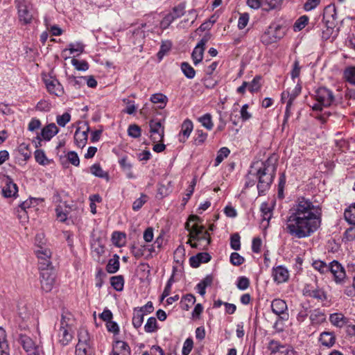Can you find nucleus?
<instances>
[{
	"mask_svg": "<svg viewBox=\"0 0 355 355\" xmlns=\"http://www.w3.org/2000/svg\"><path fill=\"white\" fill-rule=\"evenodd\" d=\"M146 248H147V246H146V245L137 246L135 245H132L130 248L131 253L135 258L139 259V258L141 257L142 256H144V251L146 249Z\"/></svg>",
	"mask_w": 355,
	"mask_h": 355,
	"instance_id": "45",
	"label": "nucleus"
},
{
	"mask_svg": "<svg viewBox=\"0 0 355 355\" xmlns=\"http://www.w3.org/2000/svg\"><path fill=\"white\" fill-rule=\"evenodd\" d=\"M329 321L333 326L342 328L347 324L349 319L342 313H334L330 314Z\"/></svg>",
	"mask_w": 355,
	"mask_h": 355,
	"instance_id": "21",
	"label": "nucleus"
},
{
	"mask_svg": "<svg viewBox=\"0 0 355 355\" xmlns=\"http://www.w3.org/2000/svg\"><path fill=\"white\" fill-rule=\"evenodd\" d=\"M312 323H320L325 320L324 315L319 311L314 310L310 315Z\"/></svg>",
	"mask_w": 355,
	"mask_h": 355,
	"instance_id": "51",
	"label": "nucleus"
},
{
	"mask_svg": "<svg viewBox=\"0 0 355 355\" xmlns=\"http://www.w3.org/2000/svg\"><path fill=\"white\" fill-rule=\"evenodd\" d=\"M260 210L261 211L263 220L269 221L272 218V210L271 207L267 202H263L261 205Z\"/></svg>",
	"mask_w": 355,
	"mask_h": 355,
	"instance_id": "35",
	"label": "nucleus"
},
{
	"mask_svg": "<svg viewBox=\"0 0 355 355\" xmlns=\"http://www.w3.org/2000/svg\"><path fill=\"white\" fill-rule=\"evenodd\" d=\"M285 28L277 23L271 24L261 36V42L264 45L275 43L284 37Z\"/></svg>",
	"mask_w": 355,
	"mask_h": 355,
	"instance_id": "5",
	"label": "nucleus"
},
{
	"mask_svg": "<svg viewBox=\"0 0 355 355\" xmlns=\"http://www.w3.org/2000/svg\"><path fill=\"white\" fill-rule=\"evenodd\" d=\"M84 48L85 46L81 42L70 43L69 44V48L64 49V51L69 50L71 54L77 53L78 55H79L84 51Z\"/></svg>",
	"mask_w": 355,
	"mask_h": 355,
	"instance_id": "39",
	"label": "nucleus"
},
{
	"mask_svg": "<svg viewBox=\"0 0 355 355\" xmlns=\"http://www.w3.org/2000/svg\"><path fill=\"white\" fill-rule=\"evenodd\" d=\"M261 77L259 76H255L251 83H248V89L252 93L256 92L261 88Z\"/></svg>",
	"mask_w": 355,
	"mask_h": 355,
	"instance_id": "48",
	"label": "nucleus"
},
{
	"mask_svg": "<svg viewBox=\"0 0 355 355\" xmlns=\"http://www.w3.org/2000/svg\"><path fill=\"white\" fill-rule=\"evenodd\" d=\"M277 159L274 156L265 162H257L252 166V174L258 180L257 189L259 195H263L270 187L275 177Z\"/></svg>",
	"mask_w": 355,
	"mask_h": 355,
	"instance_id": "2",
	"label": "nucleus"
},
{
	"mask_svg": "<svg viewBox=\"0 0 355 355\" xmlns=\"http://www.w3.org/2000/svg\"><path fill=\"white\" fill-rule=\"evenodd\" d=\"M344 216L349 224L355 225V205L345 211Z\"/></svg>",
	"mask_w": 355,
	"mask_h": 355,
	"instance_id": "40",
	"label": "nucleus"
},
{
	"mask_svg": "<svg viewBox=\"0 0 355 355\" xmlns=\"http://www.w3.org/2000/svg\"><path fill=\"white\" fill-rule=\"evenodd\" d=\"M35 158L36 162L41 165L44 166L49 163L44 152L42 150H35Z\"/></svg>",
	"mask_w": 355,
	"mask_h": 355,
	"instance_id": "50",
	"label": "nucleus"
},
{
	"mask_svg": "<svg viewBox=\"0 0 355 355\" xmlns=\"http://www.w3.org/2000/svg\"><path fill=\"white\" fill-rule=\"evenodd\" d=\"M18 191L17 184L11 180L8 179L6 181L5 185L3 187L2 193L4 197L10 198L15 196Z\"/></svg>",
	"mask_w": 355,
	"mask_h": 355,
	"instance_id": "25",
	"label": "nucleus"
},
{
	"mask_svg": "<svg viewBox=\"0 0 355 355\" xmlns=\"http://www.w3.org/2000/svg\"><path fill=\"white\" fill-rule=\"evenodd\" d=\"M250 286V280L245 277H240L238 278L236 286L239 290H246Z\"/></svg>",
	"mask_w": 355,
	"mask_h": 355,
	"instance_id": "56",
	"label": "nucleus"
},
{
	"mask_svg": "<svg viewBox=\"0 0 355 355\" xmlns=\"http://www.w3.org/2000/svg\"><path fill=\"white\" fill-rule=\"evenodd\" d=\"M70 315H62L61 319V327L59 332V341L62 345H67L72 339V334L70 332V327H69L68 322L66 320L67 319L69 320Z\"/></svg>",
	"mask_w": 355,
	"mask_h": 355,
	"instance_id": "10",
	"label": "nucleus"
},
{
	"mask_svg": "<svg viewBox=\"0 0 355 355\" xmlns=\"http://www.w3.org/2000/svg\"><path fill=\"white\" fill-rule=\"evenodd\" d=\"M321 212L318 205L304 197L299 198L291 207L284 223V230L297 239L310 236L320 226Z\"/></svg>",
	"mask_w": 355,
	"mask_h": 355,
	"instance_id": "1",
	"label": "nucleus"
},
{
	"mask_svg": "<svg viewBox=\"0 0 355 355\" xmlns=\"http://www.w3.org/2000/svg\"><path fill=\"white\" fill-rule=\"evenodd\" d=\"M315 98L317 101L313 105L312 109L320 111L323 107H328L335 102L333 92L326 87H320L315 91Z\"/></svg>",
	"mask_w": 355,
	"mask_h": 355,
	"instance_id": "6",
	"label": "nucleus"
},
{
	"mask_svg": "<svg viewBox=\"0 0 355 355\" xmlns=\"http://www.w3.org/2000/svg\"><path fill=\"white\" fill-rule=\"evenodd\" d=\"M244 257L237 252H232L230 255V262L234 266H240L244 262Z\"/></svg>",
	"mask_w": 355,
	"mask_h": 355,
	"instance_id": "55",
	"label": "nucleus"
},
{
	"mask_svg": "<svg viewBox=\"0 0 355 355\" xmlns=\"http://www.w3.org/2000/svg\"><path fill=\"white\" fill-rule=\"evenodd\" d=\"M149 125L153 141L155 143L162 141L164 136V128L161 121L152 119L149 122Z\"/></svg>",
	"mask_w": 355,
	"mask_h": 355,
	"instance_id": "13",
	"label": "nucleus"
},
{
	"mask_svg": "<svg viewBox=\"0 0 355 355\" xmlns=\"http://www.w3.org/2000/svg\"><path fill=\"white\" fill-rule=\"evenodd\" d=\"M196 302V297L192 294L184 295L181 300V306L182 309L188 311L190 307Z\"/></svg>",
	"mask_w": 355,
	"mask_h": 355,
	"instance_id": "32",
	"label": "nucleus"
},
{
	"mask_svg": "<svg viewBox=\"0 0 355 355\" xmlns=\"http://www.w3.org/2000/svg\"><path fill=\"white\" fill-rule=\"evenodd\" d=\"M336 10L334 5L325 7L323 13L324 25L322 28L321 37L323 40L333 41L338 35V29L336 26Z\"/></svg>",
	"mask_w": 355,
	"mask_h": 355,
	"instance_id": "4",
	"label": "nucleus"
},
{
	"mask_svg": "<svg viewBox=\"0 0 355 355\" xmlns=\"http://www.w3.org/2000/svg\"><path fill=\"white\" fill-rule=\"evenodd\" d=\"M51 103L44 100L39 101L36 105V110L39 111L48 112L51 110Z\"/></svg>",
	"mask_w": 355,
	"mask_h": 355,
	"instance_id": "64",
	"label": "nucleus"
},
{
	"mask_svg": "<svg viewBox=\"0 0 355 355\" xmlns=\"http://www.w3.org/2000/svg\"><path fill=\"white\" fill-rule=\"evenodd\" d=\"M175 21L174 20V17H173L171 15H170L169 13L168 15H166L164 19L161 21L160 22V27L162 28V29H166L171 24Z\"/></svg>",
	"mask_w": 355,
	"mask_h": 355,
	"instance_id": "62",
	"label": "nucleus"
},
{
	"mask_svg": "<svg viewBox=\"0 0 355 355\" xmlns=\"http://www.w3.org/2000/svg\"><path fill=\"white\" fill-rule=\"evenodd\" d=\"M303 295L315 298L321 302L328 300L327 294L322 288L312 286L311 284L305 285L303 288Z\"/></svg>",
	"mask_w": 355,
	"mask_h": 355,
	"instance_id": "9",
	"label": "nucleus"
},
{
	"mask_svg": "<svg viewBox=\"0 0 355 355\" xmlns=\"http://www.w3.org/2000/svg\"><path fill=\"white\" fill-rule=\"evenodd\" d=\"M89 130V127H87L85 130H81L80 128H78L76 129L74 134V140L76 144L79 148H83L86 145L87 141V132Z\"/></svg>",
	"mask_w": 355,
	"mask_h": 355,
	"instance_id": "22",
	"label": "nucleus"
},
{
	"mask_svg": "<svg viewBox=\"0 0 355 355\" xmlns=\"http://www.w3.org/2000/svg\"><path fill=\"white\" fill-rule=\"evenodd\" d=\"M329 271L333 275L336 284H345L347 282L346 274L343 267L336 261L329 265Z\"/></svg>",
	"mask_w": 355,
	"mask_h": 355,
	"instance_id": "11",
	"label": "nucleus"
},
{
	"mask_svg": "<svg viewBox=\"0 0 355 355\" xmlns=\"http://www.w3.org/2000/svg\"><path fill=\"white\" fill-rule=\"evenodd\" d=\"M268 348L271 352V355H295V352L292 347L282 345L277 341H270Z\"/></svg>",
	"mask_w": 355,
	"mask_h": 355,
	"instance_id": "15",
	"label": "nucleus"
},
{
	"mask_svg": "<svg viewBox=\"0 0 355 355\" xmlns=\"http://www.w3.org/2000/svg\"><path fill=\"white\" fill-rule=\"evenodd\" d=\"M201 220L199 216L196 215H191L189 216L188 221L185 223L186 229L189 232L190 239L188 243L193 248L198 247L197 243H191V240L207 241V245L211 242V238L207 231L205 230V227L199 225Z\"/></svg>",
	"mask_w": 355,
	"mask_h": 355,
	"instance_id": "3",
	"label": "nucleus"
},
{
	"mask_svg": "<svg viewBox=\"0 0 355 355\" xmlns=\"http://www.w3.org/2000/svg\"><path fill=\"white\" fill-rule=\"evenodd\" d=\"M90 173L96 177L104 178L107 181L110 180L108 173L103 171L101 165L98 163L90 166Z\"/></svg>",
	"mask_w": 355,
	"mask_h": 355,
	"instance_id": "27",
	"label": "nucleus"
},
{
	"mask_svg": "<svg viewBox=\"0 0 355 355\" xmlns=\"http://www.w3.org/2000/svg\"><path fill=\"white\" fill-rule=\"evenodd\" d=\"M16 7L19 22L23 25L31 24L33 19L31 3L26 0H16Z\"/></svg>",
	"mask_w": 355,
	"mask_h": 355,
	"instance_id": "7",
	"label": "nucleus"
},
{
	"mask_svg": "<svg viewBox=\"0 0 355 355\" xmlns=\"http://www.w3.org/2000/svg\"><path fill=\"white\" fill-rule=\"evenodd\" d=\"M271 309L274 313L277 315H281L282 319H287L288 314H285V311L287 310V305L285 301L281 299H275L271 303Z\"/></svg>",
	"mask_w": 355,
	"mask_h": 355,
	"instance_id": "18",
	"label": "nucleus"
},
{
	"mask_svg": "<svg viewBox=\"0 0 355 355\" xmlns=\"http://www.w3.org/2000/svg\"><path fill=\"white\" fill-rule=\"evenodd\" d=\"M210 38L211 35L206 33L193 50L191 57L195 65H197L202 60L205 46Z\"/></svg>",
	"mask_w": 355,
	"mask_h": 355,
	"instance_id": "8",
	"label": "nucleus"
},
{
	"mask_svg": "<svg viewBox=\"0 0 355 355\" xmlns=\"http://www.w3.org/2000/svg\"><path fill=\"white\" fill-rule=\"evenodd\" d=\"M171 48V43L169 41H165L162 43L160 49L157 53V57L159 60L162 59L164 55L169 51Z\"/></svg>",
	"mask_w": 355,
	"mask_h": 355,
	"instance_id": "52",
	"label": "nucleus"
},
{
	"mask_svg": "<svg viewBox=\"0 0 355 355\" xmlns=\"http://www.w3.org/2000/svg\"><path fill=\"white\" fill-rule=\"evenodd\" d=\"M230 150L227 147H223L221 148L217 153V156L215 159V164L214 166H218L225 158L227 157V156L230 155Z\"/></svg>",
	"mask_w": 355,
	"mask_h": 355,
	"instance_id": "38",
	"label": "nucleus"
},
{
	"mask_svg": "<svg viewBox=\"0 0 355 355\" xmlns=\"http://www.w3.org/2000/svg\"><path fill=\"white\" fill-rule=\"evenodd\" d=\"M193 123L191 120L186 119L183 121L181 126V130L179 134V141L180 142L184 143L186 141L190 136L193 130Z\"/></svg>",
	"mask_w": 355,
	"mask_h": 355,
	"instance_id": "19",
	"label": "nucleus"
},
{
	"mask_svg": "<svg viewBox=\"0 0 355 355\" xmlns=\"http://www.w3.org/2000/svg\"><path fill=\"white\" fill-rule=\"evenodd\" d=\"M119 268V257L114 255L112 259H110L106 266V270L109 273H115Z\"/></svg>",
	"mask_w": 355,
	"mask_h": 355,
	"instance_id": "30",
	"label": "nucleus"
},
{
	"mask_svg": "<svg viewBox=\"0 0 355 355\" xmlns=\"http://www.w3.org/2000/svg\"><path fill=\"white\" fill-rule=\"evenodd\" d=\"M71 64L78 71H86L89 68L88 63L85 60H78L73 58Z\"/></svg>",
	"mask_w": 355,
	"mask_h": 355,
	"instance_id": "49",
	"label": "nucleus"
},
{
	"mask_svg": "<svg viewBox=\"0 0 355 355\" xmlns=\"http://www.w3.org/2000/svg\"><path fill=\"white\" fill-rule=\"evenodd\" d=\"M0 355H10L9 346L6 340V334L3 328L0 327Z\"/></svg>",
	"mask_w": 355,
	"mask_h": 355,
	"instance_id": "26",
	"label": "nucleus"
},
{
	"mask_svg": "<svg viewBox=\"0 0 355 355\" xmlns=\"http://www.w3.org/2000/svg\"><path fill=\"white\" fill-rule=\"evenodd\" d=\"M249 15L246 12L243 13L240 15L238 21V28L240 30L243 29L248 24L249 21Z\"/></svg>",
	"mask_w": 355,
	"mask_h": 355,
	"instance_id": "59",
	"label": "nucleus"
},
{
	"mask_svg": "<svg viewBox=\"0 0 355 355\" xmlns=\"http://www.w3.org/2000/svg\"><path fill=\"white\" fill-rule=\"evenodd\" d=\"M150 101L155 104L160 103L161 105H159V107L164 108L166 105V103L168 101V98L166 97V96H165L161 93H158V94H153L151 96Z\"/></svg>",
	"mask_w": 355,
	"mask_h": 355,
	"instance_id": "34",
	"label": "nucleus"
},
{
	"mask_svg": "<svg viewBox=\"0 0 355 355\" xmlns=\"http://www.w3.org/2000/svg\"><path fill=\"white\" fill-rule=\"evenodd\" d=\"M181 70L187 78L192 79L196 76V71L188 62L181 64Z\"/></svg>",
	"mask_w": 355,
	"mask_h": 355,
	"instance_id": "36",
	"label": "nucleus"
},
{
	"mask_svg": "<svg viewBox=\"0 0 355 355\" xmlns=\"http://www.w3.org/2000/svg\"><path fill=\"white\" fill-rule=\"evenodd\" d=\"M231 248L234 250H239L241 248L240 236L239 234H234L230 238Z\"/></svg>",
	"mask_w": 355,
	"mask_h": 355,
	"instance_id": "57",
	"label": "nucleus"
},
{
	"mask_svg": "<svg viewBox=\"0 0 355 355\" xmlns=\"http://www.w3.org/2000/svg\"><path fill=\"white\" fill-rule=\"evenodd\" d=\"M145 313L141 309H134L132 317V325L135 328L138 329L141 327Z\"/></svg>",
	"mask_w": 355,
	"mask_h": 355,
	"instance_id": "28",
	"label": "nucleus"
},
{
	"mask_svg": "<svg viewBox=\"0 0 355 355\" xmlns=\"http://www.w3.org/2000/svg\"><path fill=\"white\" fill-rule=\"evenodd\" d=\"M67 159L71 164H73L76 166H78L80 164V159L78 156V154L76 153H75L74 151H70L68 153Z\"/></svg>",
	"mask_w": 355,
	"mask_h": 355,
	"instance_id": "63",
	"label": "nucleus"
},
{
	"mask_svg": "<svg viewBox=\"0 0 355 355\" xmlns=\"http://www.w3.org/2000/svg\"><path fill=\"white\" fill-rule=\"evenodd\" d=\"M158 329L157 322L155 318L150 317L144 325V330L147 333H153Z\"/></svg>",
	"mask_w": 355,
	"mask_h": 355,
	"instance_id": "37",
	"label": "nucleus"
},
{
	"mask_svg": "<svg viewBox=\"0 0 355 355\" xmlns=\"http://www.w3.org/2000/svg\"><path fill=\"white\" fill-rule=\"evenodd\" d=\"M35 253L37 254V257H38L39 260L40 261V263L44 266V268H48L50 264V258L51 257V250L45 248L44 246L40 245V248H38Z\"/></svg>",
	"mask_w": 355,
	"mask_h": 355,
	"instance_id": "17",
	"label": "nucleus"
},
{
	"mask_svg": "<svg viewBox=\"0 0 355 355\" xmlns=\"http://www.w3.org/2000/svg\"><path fill=\"white\" fill-rule=\"evenodd\" d=\"M110 355H130V348L125 342L118 340L113 345Z\"/></svg>",
	"mask_w": 355,
	"mask_h": 355,
	"instance_id": "20",
	"label": "nucleus"
},
{
	"mask_svg": "<svg viewBox=\"0 0 355 355\" xmlns=\"http://www.w3.org/2000/svg\"><path fill=\"white\" fill-rule=\"evenodd\" d=\"M312 266L315 270H318L322 274L329 272V265H327L326 263H324L322 261H320V260L315 261L313 263Z\"/></svg>",
	"mask_w": 355,
	"mask_h": 355,
	"instance_id": "46",
	"label": "nucleus"
},
{
	"mask_svg": "<svg viewBox=\"0 0 355 355\" xmlns=\"http://www.w3.org/2000/svg\"><path fill=\"white\" fill-rule=\"evenodd\" d=\"M344 76L348 83L355 85V67L346 69L344 71Z\"/></svg>",
	"mask_w": 355,
	"mask_h": 355,
	"instance_id": "44",
	"label": "nucleus"
},
{
	"mask_svg": "<svg viewBox=\"0 0 355 355\" xmlns=\"http://www.w3.org/2000/svg\"><path fill=\"white\" fill-rule=\"evenodd\" d=\"M199 121L201 123L202 125L204 126L207 130H210L212 129L214 124L211 120V116L209 114H205L200 118H199Z\"/></svg>",
	"mask_w": 355,
	"mask_h": 355,
	"instance_id": "42",
	"label": "nucleus"
},
{
	"mask_svg": "<svg viewBox=\"0 0 355 355\" xmlns=\"http://www.w3.org/2000/svg\"><path fill=\"white\" fill-rule=\"evenodd\" d=\"M71 120V115L68 112H65L62 115H58L56 117L57 123L61 126L64 127Z\"/></svg>",
	"mask_w": 355,
	"mask_h": 355,
	"instance_id": "53",
	"label": "nucleus"
},
{
	"mask_svg": "<svg viewBox=\"0 0 355 355\" xmlns=\"http://www.w3.org/2000/svg\"><path fill=\"white\" fill-rule=\"evenodd\" d=\"M319 342L322 345L330 348L333 347L336 343V336L332 331H323L320 334Z\"/></svg>",
	"mask_w": 355,
	"mask_h": 355,
	"instance_id": "23",
	"label": "nucleus"
},
{
	"mask_svg": "<svg viewBox=\"0 0 355 355\" xmlns=\"http://www.w3.org/2000/svg\"><path fill=\"white\" fill-rule=\"evenodd\" d=\"M40 278L42 289L46 293L50 292L55 284L54 273L44 268L40 273Z\"/></svg>",
	"mask_w": 355,
	"mask_h": 355,
	"instance_id": "12",
	"label": "nucleus"
},
{
	"mask_svg": "<svg viewBox=\"0 0 355 355\" xmlns=\"http://www.w3.org/2000/svg\"><path fill=\"white\" fill-rule=\"evenodd\" d=\"M128 135L133 138H138L141 136V128L136 124L130 125L128 129Z\"/></svg>",
	"mask_w": 355,
	"mask_h": 355,
	"instance_id": "54",
	"label": "nucleus"
},
{
	"mask_svg": "<svg viewBox=\"0 0 355 355\" xmlns=\"http://www.w3.org/2000/svg\"><path fill=\"white\" fill-rule=\"evenodd\" d=\"M90 347V343L78 342L76 345V352L77 355H85Z\"/></svg>",
	"mask_w": 355,
	"mask_h": 355,
	"instance_id": "58",
	"label": "nucleus"
},
{
	"mask_svg": "<svg viewBox=\"0 0 355 355\" xmlns=\"http://www.w3.org/2000/svg\"><path fill=\"white\" fill-rule=\"evenodd\" d=\"M113 243L118 246L121 247L123 245L125 239V234L119 232H114L112 234V236Z\"/></svg>",
	"mask_w": 355,
	"mask_h": 355,
	"instance_id": "41",
	"label": "nucleus"
},
{
	"mask_svg": "<svg viewBox=\"0 0 355 355\" xmlns=\"http://www.w3.org/2000/svg\"><path fill=\"white\" fill-rule=\"evenodd\" d=\"M112 286L117 291H121L124 286V278L122 275L113 276L110 278Z\"/></svg>",
	"mask_w": 355,
	"mask_h": 355,
	"instance_id": "29",
	"label": "nucleus"
},
{
	"mask_svg": "<svg viewBox=\"0 0 355 355\" xmlns=\"http://www.w3.org/2000/svg\"><path fill=\"white\" fill-rule=\"evenodd\" d=\"M48 92L56 96H61L64 94V88L59 81L53 77L44 79Z\"/></svg>",
	"mask_w": 355,
	"mask_h": 355,
	"instance_id": "14",
	"label": "nucleus"
},
{
	"mask_svg": "<svg viewBox=\"0 0 355 355\" xmlns=\"http://www.w3.org/2000/svg\"><path fill=\"white\" fill-rule=\"evenodd\" d=\"M187 16L188 18L187 19L182 20L178 24V28H184L186 27L185 24L187 23L189 20H191V24H193L198 17L197 10L194 9L189 10Z\"/></svg>",
	"mask_w": 355,
	"mask_h": 355,
	"instance_id": "33",
	"label": "nucleus"
},
{
	"mask_svg": "<svg viewBox=\"0 0 355 355\" xmlns=\"http://www.w3.org/2000/svg\"><path fill=\"white\" fill-rule=\"evenodd\" d=\"M289 271L286 267L283 266L273 267L272 270V277L274 282L277 284L286 282L289 279Z\"/></svg>",
	"mask_w": 355,
	"mask_h": 355,
	"instance_id": "16",
	"label": "nucleus"
},
{
	"mask_svg": "<svg viewBox=\"0 0 355 355\" xmlns=\"http://www.w3.org/2000/svg\"><path fill=\"white\" fill-rule=\"evenodd\" d=\"M185 13V6L184 4H179L178 6L174 7L173 10L169 13L173 17H174V20L180 17L183 16Z\"/></svg>",
	"mask_w": 355,
	"mask_h": 355,
	"instance_id": "47",
	"label": "nucleus"
},
{
	"mask_svg": "<svg viewBox=\"0 0 355 355\" xmlns=\"http://www.w3.org/2000/svg\"><path fill=\"white\" fill-rule=\"evenodd\" d=\"M58 128L53 123H50L42 128L41 136L44 140L49 141L53 137L57 135Z\"/></svg>",
	"mask_w": 355,
	"mask_h": 355,
	"instance_id": "24",
	"label": "nucleus"
},
{
	"mask_svg": "<svg viewBox=\"0 0 355 355\" xmlns=\"http://www.w3.org/2000/svg\"><path fill=\"white\" fill-rule=\"evenodd\" d=\"M148 198V197L146 194H141V196L133 202L132 209L136 211H139L146 202Z\"/></svg>",
	"mask_w": 355,
	"mask_h": 355,
	"instance_id": "43",
	"label": "nucleus"
},
{
	"mask_svg": "<svg viewBox=\"0 0 355 355\" xmlns=\"http://www.w3.org/2000/svg\"><path fill=\"white\" fill-rule=\"evenodd\" d=\"M309 17L306 15L300 17L295 23V28L298 31L302 30L308 24Z\"/></svg>",
	"mask_w": 355,
	"mask_h": 355,
	"instance_id": "61",
	"label": "nucleus"
},
{
	"mask_svg": "<svg viewBox=\"0 0 355 355\" xmlns=\"http://www.w3.org/2000/svg\"><path fill=\"white\" fill-rule=\"evenodd\" d=\"M20 343L24 349V350L28 353L29 350L33 349L38 345H35L33 340L26 336L21 335L20 336Z\"/></svg>",
	"mask_w": 355,
	"mask_h": 355,
	"instance_id": "31",
	"label": "nucleus"
},
{
	"mask_svg": "<svg viewBox=\"0 0 355 355\" xmlns=\"http://www.w3.org/2000/svg\"><path fill=\"white\" fill-rule=\"evenodd\" d=\"M55 213L57 219L60 222H64L67 220L68 212L64 211L61 205H58L55 208Z\"/></svg>",
	"mask_w": 355,
	"mask_h": 355,
	"instance_id": "60",
	"label": "nucleus"
}]
</instances>
